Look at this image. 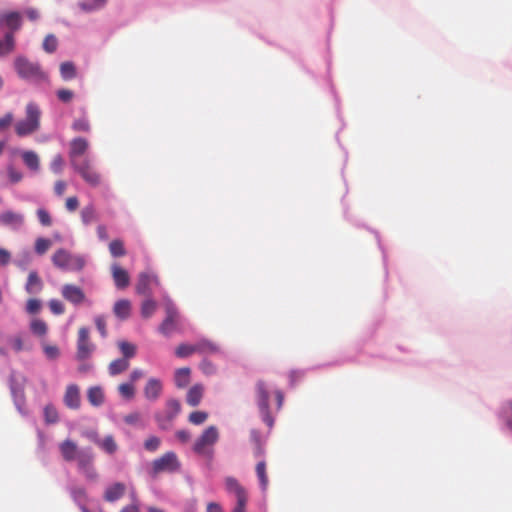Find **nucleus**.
Instances as JSON below:
<instances>
[{
    "instance_id": "obj_1",
    "label": "nucleus",
    "mask_w": 512,
    "mask_h": 512,
    "mask_svg": "<svg viewBox=\"0 0 512 512\" xmlns=\"http://www.w3.org/2000/svg\"><path fill=\"white\" fill-rule=\"evenodd\" d=\"M26 117L18 121L14 128L19 137H25L40 129L41 110L34 102H29L25 108Z\"/></svg>"
},
{
    "instance_id": "obj_2",
    "label": "nucleus",
    "mask_w": 512,
    "mask_h": 512,
    "mask_svg": "<svg viewBox=\"0 0 512 512\" xmlns=\"http://www.w3.org/2000/svg\"><path fill=\"white\" fill-rule=\"evenodd\" d=\"M14 67L18 76L22 79L34 82L47 80V74L42 71L40 65L29 61L26 57H17L14 61Z\"/></svg>"
},
{
    "instance_id": "obj_3",
    "label": "nucleus",
    "mask_w": 512,
    "mask_h": 512,
    "mask_svg": "<svg viewBox=\"0 0 512 512\" xmlns=\"http://www.w3.org/2000/svg\"><path fill=\"white\" fill-rule=\"evenodd\" d=\"M219 433L215 426H209L198 437L193 445V451L199 455L212 456V447L218 441Z\"/></svg>"
},
{
    "instance_id": "obj_4",
    "label": "nucleus",
    "mask_w": 512,
    "mask_h": 512,
    "mask_svg": "<svg viewBox=\"0 0 512 512\" xmlns=\"http://www.w3.org/2000/svg\"><path fill=\"white\" fill-rule=\"evenodd\" d=\"M54 266L67 271H79L84 267L80 256L72 255L65 249H58L52 256Z\"/></svg>"
},
{
    "instance_id": "obj_5",
    "label": "nucleus",
    "mask_w": 512,
    "mask_h": 512,
    "mask_svg": "<svg viewBox=\"0 0 512 512\" xmlns=\"http://www.w3.org/2000/svg\"><path fill=\"white\" fill-rule=\"evenodd\" d=\"M180 462L176 453L170 451L152 461L150 475L156 477L163 472L173 473L180 469Z\"/></svg>"
},
{
    "instance_id": "obj_6",
    "label": "nucleus",
    "mask_w": 512,
    "mask_h": 512,
    "mask_svg": "<svg viewBox=\"0 0 512 512\" xmlns=\"http://www.w3.org/2000/svg\"><path fill=\"white\" fill-rule=\"evenodd\" d=\"M94 453L90 448L83 449L76 458L77 468L84 475L86 480L95 482L98 480V472L94 466Z\"/></svg>"
},
{
    "instance_id": "obj_7",
    "label": "nucleus",
    "mask_w": 512,
    "mask_h": 512,
    "mask_svg": "<svg viewBox=\"0 0 512 512\" xmlns=\"http://www.w3.org/2000/svg\"><path fill=\"white\" fill-rule=\"evenodd\" d=\"M93 350L94 346L89 341V330L86 327H81L78 331L77 359L82 361L89 358Z\"/></svg>"
},
{
    "instance_id": "obj_8",
    "label": "nucleus",
    "mask_w": 512,
    "mask_h": 512,
    "mask_svg": "<svg viewBox=\"0 0 512 512\" xmlns=\"http://www.w3.org/2000/svg\"><path fill=\"white\" fill-rule=\"evenodd\" d=\"M82 178L90 185L97 186L100 184V175L92 168L90 161L85 158L80 164L72 166Z\"/></svg>"
},
{
    "instance_id": "obj_9",
    "label": "nucleus",
    "mask_w": 512,
    "mask_h": 512,
    "mask_svg": "<svg viewBox=\"0 0 512 512\" xmlns=\"http://www.w3.org/2000/svg\"><path fill=\"white\" fill-rule=\"evenodd\" d=\"M153 285H159V280L156 275L146 272L140 273L136 284V291L138 294L150 297Z\"/></svg>"
},
{
    "instance_id": "obj_10",
    "label": "nucleus",
    "mask_w": 512,
    "mask_h": 512,
    "mask_svg": "<svg viewBox=\"0 0 512 512\" xmlns=\"http://www.w3.org/2000/svg\"><path fill=\"white\" fill-rule=\"evenodd\" d=\"M89 147V143L86 139L77 137L70 142L69 158L72 166L81 163L78 157L85 154Z\"/></svg>"
},
{
    "instance_id": "obj_11",
    "label": "nucleus",
    "mask_w": 512,
    "mask_h": 512,
    "mask_svg": "<svg viewBox=\"0 0 512 512\" xmlns=\"http://www.w3.org/2000/svg\"><path fill=\"white\" fill-rule=\"evenodd\" d=\"M61 294L65 300L74 305H79L85 301L83 290L73 284H65L62 287Z\"/></svg>"
},
{
    "instance_id": "obj_12",
    "label": "nucleus",
    "mask_w": 512,
    "mask_h": 512,
    "mask_svg": "<svg viewBox=\"0 0 512 512\" xmlns=\"http://www.w3.org/2000/svg\"><path fill=\"white\" fill-rule=\"evenodd\" d=\"M59 450L64 461H75L83 449H80L76 442L71 439H66L59 444Z\"/></svg>"
},
{
    "instance_id": "obj_13",
    "label": "nucleus",
    "mask_w": 512,
    "mask_h": 512,
    "mask_svg": "<svg viewBox=\"0 0 512 512\" xmlns=\"http://www.w3.org/2000/svg\"><path fill=\"white\" fill-rule=\"evenodd\" d=\"M0 223L13 230H19L24 224V216L21 213L7 210L0 214Z\"/></svg>"
},
{
    "instance_id": "obj_14",
    "label": "nucleus",
    "mask_w": 512,
    "mask_h": 512,
    "mask_svg": "<svg viewBox=\"0 0 512 512\" xmlns=\"http://www.w3.org/2000/svg\"><path fill=\"white\" fill-rule=\"evenodd\" d=\"M178 313L173 307H167L166 317L159 326V331L163 335H170L177 326Z\"/></svg>"
},
{
    "instance_id": "obj_15",
    "label": "nucleus",
    "mask_w": 512,
    "mask_h": 512,
    "mask_svg": "<svg viewBox=\"0 0 512 512\" xmlns=\"http://www.w3.org/2000/svg\"><path fill=\"white\" fill-rule=\"evenodd\" d=\"M21 24V15L18 12L0 15V28L6 26L10 31L15 32L20 29Z\"/></svg>"
},
{
    "instance_id": "obj_16",
    "label": "nucleus",
    "mask_w": 512,
    "mask_h": 512,
    "mask_svg": "<svg viewBox=\"0 0 512 512\" xmlns=\"http://www.w3.org/2000/svg\"><path fill=\"white\" fill-rule=\"evenodd\" d=\"M257 402L261 413H267L269 408V391L266 383L259 380L256 383Z\"/></svg>"
},
{
    "instance_id": "obj_17",
    "label": "nucleus",
    "mask_w": 512,
    "mask_h": 512,
    "mask_svg": "<svg viewBox=\"0 0 512 512\" xmlns=\"http://www.w3.org/2000/svg\"><path fill=\"white\" fill-rule=\"evenodd\" d=\"M44 284L37 271H30L25 284V291L30 295L39 294Z\"/></svg>"
},
{
    "instance_id": "obj_18",
    "label": "nucleus",
    "mask_w": 512,
    "mask_h": 512,
    "mask_svg": "<svg viewBox=\"0 0 512 512\" xmlns=\"http://www.w3.org/2000/svg\"><path fill=\"white\" fill-rule=\"evenodd\" d=\"M64 403L70 409H78L80 407V392L77 385L71 384L67 386Z\"/></svg>"
},
{
    "instance_id": "obj_19",
    "label": "nucleus",
    "mask_w": 512,
    "mask_h": 512,
    "mask_svg": "<svg viewBox=\"0 0 512 512\" xmlns=\"http://www.w3.org/2000/svg\"><path fill=\"white\" fill-rule=\"evenodd\" d=\"M162 393V383L156 378H150L144 387V396L150 401L157 400Z\"/></svg>"
},
{
    "instance_id": "obj_20",
    "label": "nucleus",
    "mask_w": 512,
    "mask_h": 512,
    "mask_svg": "<svg viewBox=\"0 0 512 512\" xmlns=\"http://www.w3.org/2000/svg\"><path fill=\"white\" fill-rule=\"evenodd\" d=\"M112 277L115 285L119 289L126 288L130 283V277L128 272L121 268L118 264H113L111 267Z\"/></svg>"
},
{
    "instance_id": "obj_21",
    "label": "nucleus",
    "mask_w": 512,
    "mask_h": 512,
    "mask_svg": "<svg viewBox=\"0 0 512 512\" xmlns=\"http://www.w3.org/2000/svg\"><path fill=\"white\" fill-rule=\"evenodd\" d=\"M126 492L124 483L116 482L108 486L104 492V499L107 502H115L122 498Z\"/></svg>"
},
{
    "instance_id": "obj_22",
    "label": "nucleus",
    "mask_w": 512,
    "mask_h": 512,
    "mask_svg": "<svg viewBox=\"0 0 512 512\" xmlns=\"http://www.w3.org/2000/svg\"><path fill=\"white\" fill-rule=\"evenodd\" d=\"M225 488L229 494H232L236 499L247 495L245 488L234 477H226Z\"/></svg>"
},
{
    "instance_id": "obj_23",
    "label": "nucleus",
    "mask_w": 512,
    "mask_h": 512,
    "mask_svg": "<svg viewBox=\"0 0 512 512\" xmlns=\"http://www.w3.org/2000/svg\"><path fill=\"white\" fill-rule=\"evenodd\" d=\"M204 388L201 384L193 385L187 392L186 402L191 407H196L200 404L203 397Z\"/></svg>"
},
{
    "instance_id": "obj_24",
    "label": "nucleus",
    "mask_w": 512,
    "mask_h": 512,
    "mask_svg": "<svg viewBox=\"0 0 512 512\" xmlns=\"http://www.w3.org/2000/svg\"><path fill=\"white\" fill-rule=\"evenodd\" d=\"M94 443L108 454H114L118 449V445L112 435H108L103 439H94Z\"/></svg>"
},
{
    "instance_id": "obj_25",
    "label": "nucleus",
    "mask_w": 512,
    "mask_h": 512,
    "mask_svg": "<svg viewBox=\"0 0 512 512\" xmlns=\"http://www.w3.org/2000/svg\"><path fill=\"white\" fill-rule=\"evenodd\" d=\"M87 398L91 405L100 406L104 403L105 396L101 387H90L87 392Z\"/></svg>"
},
{
    "instance_id": "obj_26",
    "label": "nucleus",
    "mask_w": 512,
    "mask_h": 512,
    "mask_svg": "<svg viewBox=\"0 0 512 512\" xmlns=\"http://www.w3.org/2000/svg\"><path fill=\"white\" fill-rule=\"evenodd\" d=\"M130 366V362L127 359L118 358L113 360L108 366V372L111 376L119 375L125 372Z\"/></svg>"
},
{
    "instance_id": "obj_27",
    "label": "nucleus",
    "mask_w": 512,
    "mask_h": 512,
    "mask_svg": "<svg viewBox=\"0 0 512 512\" xmlns=\"http://www.w3.org/2000/svg\"><path fill=\"white\" fill-rule=\"evenodd\" d=\"M191 370L188 367L179 368L175 371L174 380L178 388H184L190 383Z\"/></svg>"
},
{
    "instance_id": "obj_28",
    "label": "nucleus",
    "mask_w": 512,
    "mask_h": 512,
    "mask_svg": "<svg viewBox=\"0 0 512 512\" xmlns=\"http://www.w3.org/2000/svg\"><path fill=\"white\" fill-rule=\"evenodd\" d=\"M114 314L120 319H126L130 315L131 303L126 299L117 301L113 308Z\"/></svg>"
},
{
    "instance_id": "obj_29",
    "label": "nucleus",
    "mask_w": 512,
    "mask_h": 512,
    "mask_svg": "<svg viewBox=\"0 0 512 512\" xmlns=\"http://www.w3.org/2000/svg\"><path fill=\"white\" fill-rule=\"evenodd\" d=\"M22 159L24 164L32 171H38L40 167V161L38 155L34 151H24L22 153Z\"/></svg>"
},
{
    "instance_id": "obj_30",
    "label": "nucleus",
    "mask_w": 512,
    "mask_h": 512,
    "mask_svg": "<svg viewBox=\"0 0 512 512\" xmlns=\"http://www.w3.org/2000/svg\"><path fill=\"white\" fill-rule=\"evenodd\" d=\"M256 475L259 479V482H260V486H261V489L263 491H266L267 490V487H268V484H269V480H268V475H267V470H266V463L265 461H259L256 465Z\"/></svg>"
},
{
    "instance_id": "obj_31",
    "label": "nucleus",
    "mask_w": 512,
    "mask_h": 512,
    "mask_svg": "<svg viewBox=\"0 0 512 512\" xmlns=\"http://www.w3.org/2000/svg\"><path fill=\"white\" fill-rule=\"evenodd\" d=\"M196 345V353L215 354L219 352V347L208 340L199 341Z\"/></svg>"
},
{
    "instance_id": "obj_32",
    "label": "nucleus",
    "mask_w": 512,
    "mask_h": 512,
    "mask_svg": "<svg viewBox=\"0 0 512 512\" xmlns=\"http://www.w3.org/2000/svg\"><path fill=\"white\" fill-rule=\"evenodd\" d=\"M118 347L123 355L122 358L127 359L129 362L136 355V346L130 342L120 341L118 342Z\"/></svg>"
},
{
    "instance_id": "obj_33",
    "label": "nucleus",
    "mask_w": 512,
    "mask_h": 512,
    "mask_svg": "<svg viewBox=\"0 0 512 512\" xmlns=\"http://www.w3.org/2000/svg\"><path fill=\"white\" fill-rule=\"evenodd\" d=\"M106 0H82L79 7L84 12H91L104 7Z\"/></svg>"
},
{
    "instance_id": "obj_34",
    "label": "nucleus",
    "mask_w": 512,
    "mask_h": 512,
    "mask_svg": "<svg viewBox=\"0 0 512 512\" xmlns=\"http://www.w3.org/2000/svg\"><path fill=\"white\" fill-rule=\"evenodd\" d=\"M60 74L63 80L68 81L76 77V68L72 62H63L60 65Z\"/></svg>"
},
{
    "instance_id": "obj_35",
    "label": "nucleus",
    "mask_w": 512,
    "mask_h": 512,
    "mask_svg": "<svg viewBox=\"0 0 512 512\" xmlns=\"http://www.w3.org/2000/svg\"><path fill=\"white\" fill-rule=\"evenodd\" d=\"M30 330L34 335L44 336L48 331V327L45 321L36 318L31 321Z\"/></svg>"
},
{
    "instance_id": "obj_36",
    "label": "nucleus",
    "mask_w": 512,
    "mask_h": 512,
    "mask_svg": "<svg viewBox=\"0 0 512 512\" xmlns=\"http://www.w3.org/2000/svg\"><path fill=\"white\" fill-rule=\"evenodd\" d=\"M166 409L167 419L171 421L179 414L181 410V404L176 399H169L166 403Z\"/></svg>"
},
{
    "instance_id": "obj_37",
    "label": "nucleus",
    "mask_w": 512,
    "mask_h": 512,
    "mask_svg": "<svg viewBox=\"0 0 512 512\" xmlns=\"http://www.w3.org/2000/svg\"><path fill=\"white\" fill-rule=\"evenodd\" d=\"M109 251L113 257H122L126 255V249L122 240L115 239L109 244Z\"/></svg>"
},
{
    "instance_id": "obj_38",
    "label": "nucleus",
    "mask_w": 512,
    "mask_h": 512,
    "mask_svg": "<svg viewBox=\"0 0 512 512\" xmlns=\"http://www.w3.org/2000/svg\"><path fill=\"white\" fill-rule=\"evenodd\" d=\"M157 303L152 300L151 298L146 299L143 301L141 305V315L143 318H150L154 312L156 311Z\"/></svg>"
},
{
    "instance_id": "obj_39",
    "label": "nucleus",
    "mask_w": 512,
    "mask_h": 512,
    "mask_svg": "<svg viewBox=\"0 0 512 512\" xmlns=\"http://www.w3.org/2000/svg\"><path fill=\"white\" fill-rule=\"evenodd\" d=\"M44 418L47 424H54L58 422L59 416L55 406L48 404L44 407Z\"/></svg>"
},
{
    "instance_id": "obj_40",
    "label": "nucleus",
    "mask_w": 512,
    "mask_h": 512,
    "mask_svg": "<svg viewBox=\"0 0 512 512\" xmlns=\"http://www.w3.org/2000/svg\"><path fill=\"white\" fill-rule=\"evenodd\" d=\"M118 392L124 399L130 400L135 396V387L130 382L121 383L118 386Z\"/></svg>"
},
{
    "instance_id": "obj_41",
    "label": "nucleus",
    "mask_w": 512,
    "mask_h": 512,
    "mask_svg": "<svg viewBox=\"0 0 512 512\" xmlns=\"http://www.w3.org/2000/svg\"><path fill=\"white\" fill-rule=\"evenodd\" d=\"M71 496H72L73 500L80 505V507L85 506L84 503L87 500V493H86L85 488L80 487V486L73 487L71 489Z\"/></svg>"
},
{
    "instance_id": "obj_42",
    "label": "nucleus",
    "mask_w": 512,
    "mask_h": 512,
    "mask_svg": "<svg viewBox=\"0 0 512 512\" xmlns=\"http://www.w3.org/2000/svg\"><path fill=\"white\" fill-rule=\"evenodd\" d=\"M72 129L76 132H89L90 123L87 117L83 116L75 119L72 123Z\"/></svg>"
},
{
    "instance_id": "obj_43",
    "label": "nucleus",
    "mask_w": 512,
    "mask_h": 512,
    "mask_svg": "<svg viewBox=\"0 0 512 512\" xmlns=\"http://www.w3.org/2000/svg\"><path fill=\"white\" fill-rule=\"evenodd\" d=\"M196 353V345L181 344L176 348L175 354L177 357L184 358Z\"/></svg>"
},
{
    "instance_id": "obj_44",
    "label": "nucleus",
    "mask_w": 512,
    "mask_h": 512,
    "mask_svg": "<svg viewBox=\"0 0 512 512\" xmlns=\"http://www.w3.org/2000/svg\"><path fill=\"white\" fill-rule=\"evenodd\" d=\"M52 242L46 238H37L35 241V251L39 255H43L50 248Z\"/></svg>"
},
{
    "instance_id": "obj_45",
    "label": "nucleus",
    "mask_w": 512,
    "mask_h": 512,
    "mask_svg": "<svg viewBox=\"0 0 512 512\" xmlns=\"http://www.w3.org/2000/svg\"><path fill=\"white\" fill-rule=\"evenodd\" d=\"M2 45L5 48L6 54H10L15 49V39H14V32L9 31L5 34L4 41H2Z\"/></svg>"
},
{
    "instance_id": "obj_46",
    "label": "nucleus",
    "mask_w": 512,
    "mask_h": 512,
    "mask_svg": "<svg viewBox=\"0 0 512 512\" xmlns=\"http://www.w3.org/2000/svg\"><path fill=\"white\" fill-rule=\"evenodd\" d=\"M208 418V414L204 411H194L189 415V422L194 425L203 424Z\"/></svg>"
},
{
    "instance_id": "obj_47",
    "label": "nucleus",
    "mask_w": 512,
    "mask_h": 512,
    "mask_svg": "<svg viewBox=\"0 0 512 512\" xmlns=\"http://www.w3.org/2000/svg\"><path fill=\"white\" fill-rule=\"evenodd\" d=\"M8 343L15 352H20L25 349L24 341L21 335H15L8 339Z\"/></svg>"
},
{
    "instance_id": "obj_48",
    "label": "nucleus",
    "mask_w": 512,
    "mask_h": 512,
    "mask_svg": "<svg viewBox=\"0 0 512 512\" xmlns=\"http://www.w3.org/2000/svg\"><path fill=\"white\" fill-rule=\"evenodd\" d=\"M161 440L157 436H150L144 442V447L149 452H155L159 449Z\"/></svg>"
},
{
    "instance_id": "obj_49",
    "label": "nucleus",
    "mask_w": 512,
    "mask_h": 512,
    "mask_svg": "<svg viewBox=\"0 0 512 512\" xmlns=\"http://www.w3.org/2000/svg\"><path fill=\"white\" fill-rule=\"evenodd\" d=\"M43 48L46 52L52 53L57 48V39L54 35H47L43 41Z\"/></svg>"
},
{
    "instance_id": "obj_50",
    "label": "nucleus",
    "mask_w": 512,
    "mask_h": 512,
    "mask_svg": "<svg viewBox=\"0 0 512 512\" xmlns=\"http://www.w3.org/2000/svg\"><path fill=\"white\" fill-rule=\"evenodd\" d=\"M37 217H38L39 222L43 226H46V227L51 226L52 219H51L49 212L46 209L39 208L37 210Z\"/></svg>"
},
{
    "instance_id": "obj_51",
    "label": "nucleus",
    "mask_w": 512,
    "mask_h": 512,
    "mask_svg": "<svg viewBox=\"0 0 512 512\" xmlns=\"http://www.w3.org/2000/svg\"><path fill=\"white\" fill-rule=\"evenodd\" d=\"M40 309H41L40 300H38L36 298L28 299V301L26 303V312L28 314H36L40 311Z\"/></svg>"
},
{
    "instance_id": "obj_52",
    "label": "nucleus",
    "mask_w": 512,
    "mask_h": 512,
    "mask_svg": "<svg viewBox=\"0 0 512 512\" xmlns=\"http://www.w3.org/2000/svg\"><path fill=\"white\" fill-rule=\"evenodd\" d=\"M64 166V160L63 157L58 154L54 156V158L51 161L50 168L55 174H59Z\"/></svg>"
},
{
    "instance_id": "obj_53",
    "label": "nucleus",
    "mask_w": 512,
    "mask_h": 512,
    "mask_svg": "<svg viewBox=\"0 0 512 512\" xmlns=\"http://www.w3.org/2000/svg\"><path fill=\"white\" fill-rule=\"evenodd\" d=\"M49 308L55 315H61L65 312L63 303L57 299H52L49 301Z\"/></svg>"
},
{
    "instance_id": "obj_54",
    "label": "nucleus",
    "mask_w": 512,
    "mask_h": 512,
    "mask_svg": "<svg viewBox=\"0 0 512 512\" xmlns=\"http://www.w3.org/2000/svg\"><path fill=\"white\" fill-rule=\"evenodd\" d=\"M57 97L58 99L63 103L70 102L74 97V92L69 89H59L57 91Z\"/></svg>"
},
{
    "instance_id": "obj_55",
    "label": "nucleus",
    "mask_w": 512,
    "mask_h": 512,
    "mask_svg": "<svg viewBox=\"0 0 512 512\" xmlns=\"http://www.w3.org/2000/svg\"><path fill=\"white\" fill-rule=\"evenodd\" d=\"M7 172H8V178L11 183H18L23 178V174L20 171L13 168L12 166L8 167Z\"/></svg>"
},
{
    "instance_id": "obj_56",
    "label": "nucleus",
    "mask_w": 512,
    "mask_h": 512,
    "mask_svg": "<svg viewBox=\"0 0 512 512\" xmlns=\"http://www.w3.org/2000/svg\"><path fill=\"white\" fill-rule=\"evenodd\" d=\"M95 325L100 332L101 336L105 338L107 336L106 320L103 316H97L95 318Z\"/></svg>"
},
{
    "instance_id": "obj_57",
    "label": "nucleus",
    "mask_w": 512,
    "mask_h": 512,
    "mask_svg": "<svg viewBox=\"0 0 512 512\" xmlns=\"http://www.w3.org/2000/svg\"><path fill=\"white\" fill-rule=\"evenodd\" d=\"M141 421V414L139 412H132L124 417V422L128 425H138Z\"/></svg>"
},
{
    "instance_id": "obj_58",
    "label": "nucleus",
    "mask_w": 512,
    "mask_h": 512,
    "mask_svg": "<svg viewBox=\"0 0 512 512\" xmlns=\"http://www.w3.org/2000/svg\"><path fill=\"white\" fill-rule=\"evenodd\" d=\"M14 116L11 112L6 113L0 118V132L6 130L13 122Z\"/></svg>"
},
{
    "instance_id": "obj_59",
    "label": "nucleus",
    "mask_w": 512,
    "mask_h": 512,
    "mask_svg": "<svg viewBox=\"0 0 512 512\" xmlns=\"http://www.w3.org/2000/svg\"><path fill=\"white\" fill-rule=\"evenodd\" d=\"M81 217L85 224H89L94 219V209L92 207H85L81 212Z\"/></svg>"
},
{
    "instance_id": "obj_60",
    "label": "nucleus",
    "mask_w": 512,
    "mask_h": 512,
    "mask_svg": "<svg viewBox=\"0 0 512 512\" xmlns=\"http://www.w3.org/2000/svg\"><path fill=\"white\" fill-rule=\"evenodd\" d=\"M44 353L49 359H56L59 356V349L57 346L44 345Z\"/></svg>"
},
{
    "instance_id": "obj_61",
    "label": "nucleus",
    "mask_w": 512,
    "mask_h": 512,
    "mask_svg": "<svg viewBox=\"0 0 512 512\" xmlns=\"http://www.w3.org/2000/svg\"><path fill=\"white\" fill-rule=\"evenodd\" d=\"M248 496L245 495L243 497L236 499V506L233 510V512H245L246 510V504H247Z\"/></svg>"
},
{
    "instance_id": "obj_62",
    "label": "nucleus",
    "mask_w": 512,
    "mask_h": 512,
    "mask_svg": "<svg viewBox=\"0 0 512 512\" xmlns=\"http://www.w3.org/2000/svg\"><path fill=\"white\" fill-rule=\"evenodd\" d=\"M176 438L181 442V443H188L191 439V434L189 431L187 430H178L176 432Z\"/></svg>"
},
{
    "instance_id": "obj_63",
    "label": "nucleus",
    "mask_w": 512,
    "mask_h": 512,
    "mask_svg": "<svg viewBox=\"0 0 512 512\" xmlns=\"http://www.w3.org/2000/svg\"><path fill=\"white\" fill-rule=\"evenodd\" d=\"M66 208L67 210L73 212L75 211L78 206H79V201L77 199V197L73 196V197H69L67 200H66Z\"/></svg>"
},
{
    "instance_id": "obj_64",
    "label": "nucleus",
    "mask_w": 512,
    "mask_h": 512,
    "mask_svg": "<svg viewBox=\"0 0 512 512\" xmlns=\"http://www.w3.org/2000/svg\"><path fill=\"white\" fill-rule=\"evenodd\" d=\"M144 376V372L141 369H134L129 375V382L134 385L140 378Z\"/></svg>"
}]
</instances>
